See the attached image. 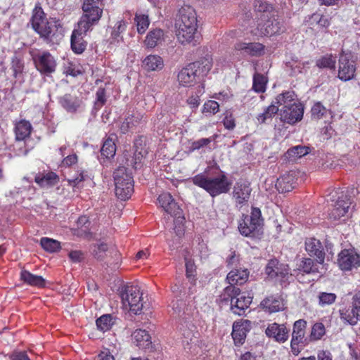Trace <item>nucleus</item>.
<instances>
[{
    "mask_svg": "<svg viewBox=\"0 0 360 360\" xmlns=\"http://www.w3.org/2000/svg\"><path fill=\"white\" fill-rule=\"evenodd\" d=\"M176 34L182 44L195 45L200 38L198 32L197 14L193 8L184 6L179 10L175 20Z\"/></svg>",
    "mask_w": 360,
    "mask_h": 360,
    "instance_id": "1",
    "label": "nucleus"
},
{
    "mask_svg": "<svg viewBox=\"0 0 360 360\" xmlns=\"http://www.w3.org/2000/svg\"><path fill=\"white\" fill-rule=\"evenodd\" d=\"M31 22L32 28L46 42L53 43L54 38L59 36L58 29L61 27L60 22L55 18L48 20L39 4L33 9Z\"/></svg>",
    "mask_w": 360,
    "mask_h": 360,
    "instance_id": "2",
    "label": "nucleus"
},
{
    "mask_svg": "<svg viewBox=\"0 0 360 360\" xmlns=\"http://www.w3.org/2000/svg\"><path fill=\"white\" fill-rule=\"evenodd\" d=\"M212 65V59L210 56L190 63L179 72L177 77L179 84L184 86H191L197 77L207 75Z\"/></svg>",
    "mask_w": 360,
    "mask_h": 360,
    "instance_id": "3",
    "label": "nucleus"
},
{
    "mask_svg": "<svg viewBox=\"0 0 360 360\" xmlns=\"http://www.w3.org/2000/svg\"><path fill=\"white\" fill-rule=\"evenodd\" d=\"M192 181L195 185L205 189L212 197L227 193L231 187V182L224 174L214 177L198 174L192 179Z\"/></svg>",
    "mask_w": 360,
    "mask_h": 360,
    "instance_id": "4",
    "label": "nucleus"
},
{
    "mask_svg": "<svg viewBox=\"0 0 360 360\" xmlns=\"http://www.w3.org/2000/svg\"><path fill=\"white\" fill-rule=\"evenodd\" d=\"M103 10L102 0H84L82 11L84 12L79 23V30L88 32L97 24L101 19Z\"/></svg>",
    "mask_w": 360,
    "mask_h": 360,
    "instance_id": "5",
    "label": "nucleus"
},
{
    "mask_svg": "<svg viewBox=\"0 0 360 360\" xmlns=\"http://www.w3.org/2000/svg\"><path fill=\"white\" fill-rule=\"evenodd\" d=\"M123 308L134 314H139L146 307L143 293L138 285H127L120 294Z\"/></svg>",
    "mask_w": 360,
    "mask_h": 360,
    "instance_id": "6",
    "label": "nucleus"
},
{
    "mask_svg": "<svg viewBox=\"0 0 360 360\" xmlns=\"http://www.w3.org/2000/svg\"><path fill=\"white\" fill-rule=\"evenodd\" d=\"M224 300H230L231 311L239 316L243 314L252 301V297L240 292L238 288L227 286L223 294Z\"/></svg>",
    "mask_w": 360,
    "mask_h": 360,
    "instance_id": "7",
    "label": "nucleus"
},
{
    "mask_svg": "<svg viewBox=\"0 0 360 360\" xmlns=\"http://www.w3.org/2000/svg\"><path fill=\"white\" fill-rule=\"evenodd\" d=\"M284 31L285 27L282 19L270 15L269 13H263L257 21L254 34L260 37L273 36Z\"/></svg>",
    "mask_w": 360,
    "mask_h": 360,
    "instance_id": "8",
    "label": "nucleus"
},
{
    "mask_svg": "<svg viewBox=\"0 0 360 360\" xmlns=\"http://www.w3.org/2000/svg\"><path fill=\"white\" fill-rule=\"evenodd\" d=\"M115 192L118 198L125 200L130 198L134 191V181L127 172V169L120 167L114 172Z\"/></svg>",
    "mask_w": 360,
    "mask_h": 360,
    "instance_id": "9",
    "label": "nucleus"
},
{
    "mask_svg": "<svg viewBox=\"0 0 360 360\" xmlns=\"http://www.w3.org/2000/svg\"><path fill=\"white\" fill-rule=\"evenodd\" d=\"M261 216V211L257 207L252 209L250 216L243 215V218L238 222L240 233L246 237H255L259 235L263 221Z\"/></svg>",
    "mask_w": 360,
    "mask_h": 360,
    "instance_id": "10",
    "label": "nucleus"
},
{
    "mask_svg": "<svg viewBox=\"0 0 360 360\" xmlns=\"http://www.w3.org/2000/svg\"><path fill=\"white\" fill-rule=\"evenodd\" d=\"M332 208L329 212V217L333 220H338L348 212L351 205L350 197L347 193L338 190L330 194Z\"/></svg>",
    "mask_w": 360,
    "mask_h": 360,
    "instance_id": "11",
    "label": "nucleus"
},
{
    "mask_svg": "<svg viewBox=\"0 0 360 360\" xmlns=\"http://www.w3.org/2000/svg\"><path fill=\"white\" fill-rule=\"evenodd\" d=\"M339 313L340 319L345 323L355 326L360 321V290L353 295L351 306L340 309Z\"/></svg>",
    "mask_w": 360,
    "mask_h": 360,
    "instance_id": "12",
    "label": "nucleus"
},
{
    "mask_svg": "<svg viewBox=\"0 0 360 360\" xmlns=\"http://www.w3.org/2000/svg\"><path fill=\"white\" fill-rule=\"evenodd\" d=\"M289 271L288 265L280 263L276 259H270L265 268V274L269 279H275L281 283L288 280Z\"/></svg>",
    "mask_w": 360,
    "mask_h": 360,
    "instance_id": "13",
    "label": "nucleus"
},
{
    "mask_svg": "<svg viewBox=\"0 0 360 360\" xmlns=\"http://www.w3.org/2000/svg\"><path fill=\"white\" fill-rule=\"evenodd\" d=\"M356 64L351 52L342 51L339 59L338 77L342 81L352 79L355 74Z\"/></svg>",
    "mask_w": 360,
    "mask_h": 360,
    "instance_id": "14",
    "label": "nucleus"
},
{
    "mask_svg": "<svg viewBox=\"0 0 360 360\" xmlns=\"http://www.w3.org/2000/svg\"><path fill=\"white\" fill-rule=\"evenodd\" d=\"M307 322L302 319L296 321L293 326L290 347L294 355L300 354L304 347V335Z\"/></svg>",
    "mask_w": 360,
    "mask_h": 360,
    "instance_id": "15",
    "label": "nucleus"
},
{
    "mask_svg": "<svg viewBox=\"0 0 360 360\" xmlns=\"http://www.w3.org/2000/svg\"><path fill=\"white\" fill-rule=\"evenodd\" d=\"M36 68L41 73L49 75L55 72L57 65L54 57L48 51L32 54Z\"/></svg>",
    "mask_w": 360,
    "mask_h": 360,
    "instance_id": "16",
    "label": "nucleus"
},
{
    "mask_svg": "<svg viewBox=\"0 0 360 360\" xmlns=\"http://www.w3.org/2000/svg\"><path fill=\"white\" fill-rule=\"evenodd\" d=\"M304 108L301 103L293 102L280 110L281 120L292 124L302 119Z\"/></svg>",
    "mask_w": 360,
    "mask_h": 360,
    "instance_id": "17",
    "label": "nucleus"
},
{
    "mask_svg": "<svg viewBox=\"0 0 360 360\" xmlns=\"http://www.w3.org/2000/svg\"><path fill=\"white\" fill-rule=\"evenodd\" d=\"M158 200L160 206L167 213L176 217V221L181 223L184 220L181 209L174 200L170 193H163L159 195Z\"/></svg>",
    "mask_w": 360,
    "mask_h": 360,
    "instance_id": "18",
    "label": "nucleus"
},
{
    "mask_svg": "<svg viewBox=\"0 0 360 360\" xmlns=\"http://www.w3.org/2000/svg\"><path fill=\"white\" fill-rule=\"evenodd\" d=\"M251 191L248 183L245 181L236 183L233 190V199L235 200L236 207L240 208L248 203Z\"/></svg>",
    "mask_w": 360,
    "mask_h": 360,
    "instance_id": "19",
    "label": "nucleus"
},
{
    "mask_svg": "<svg viewBox=\"0 0 360 360\" xmlns=\"http://www.w3.org/2000/svg\"><path fill=\"white\" fill-rule=\"evenodd\" d=\"M251 328V321L240 320L233 324L232 338L236 345H243L246 338L247 333Z\"/></svg>",
    "mask_w": 360,
    "mask_h": 360,
    "instance_id": "20",
    "label": "nucleus"
},
{
    "mask_svg": "<svg viewBox=\"0 0 360 360\" xmlns=\"http://www.w3.org/2000/svg\"><path fill=\"white\" fill-rule=\"evenodd\" d=\"M338 261L339 266L342 270H350L360 264L359 255L349 250L341 251Z\"/></svg>",
    "mask_w": 360,
    "mask_h": 360,
    "instance_id": "21",
    "label": "nucleus"
},
{
    "mask_svg": "<svg viewBox=\"0 0 360 360\" xmlns=\"http://www.w3.org/2000/svg\"><path fill=\"white\" fill-rule=\"evenodd\" d=\"M305 250L310 256L316 257L319 264L323 263L325 254L322 244L319 240L314 238L306 239Z\"/></svg>",
    "mask_w": 360,
    "mask_h": 360,
    "instance_id": "22",
    "label": "nucleus"
},
{
    "mask_svg": "<svg viewBox=\"0 0 360 360\" xmlns=\"http://www.w3.org/2000/svg\"><path fill=\"white\" fill-rule=\"evenodd\" d=\"M266 336L274 338L278 342H285L289 337V330L284 325H279L276 323H271L265 330Z\"/></svg>",
    "mask_w": 360,
    "mask_h": 360,
    "instance_id": "23",
    "label": "nucleus"
},
{
    "mask_svg": "<svg viewBox=\"0 0 360 360\" xmlns=\"http://www.w3.org/2000/svg\"><path fill=\"white\" fill-rule=\"evenodd\" d=\"M296 173L290 172L281 176L277 179L276 188L279 193H286L291 191L296 185Z\"/></svg>",
    "mask_w": 360,
    "mask_h": 360,
    "instance_id": "24",
    "label": "nucleus"
},
{
    "mask_svg": "<svg viewBox=\"0 0 360 360\" xmlns=\"http://www.w3.org/2000/svg\"><path fill=\"white\" fill-rule=\"evenodd\" d=\"M264 46L260 43L238 42L235 44V49L245 54L252 56H261L264 52Z\"/></svg>",
    "mask_w": 360,
    "mask_h": 360,
    "instance_id": "25",
    "label": "nucleus"
},
{
    "mask_svg": "<svg viewBox=\"0 0 360 360\" xmlns=\"http://www.w3.org/2000/svg\"><path fill=\"white\" fill-rule=\"evenodd\" d=\"M143 115L140 113L129 115L125 117L120 126V132L125 134L128 132H133L141 123Z\"/></svg>",
    "mask_w": 360,
    "mask_h": 360,
    "instance_id": "26",
    "label": "nucleus"
},
{
    "mask_svg": "<svg viewBox=\"0 0 360 360\" xmlns=\"http://www.w3.org/2000/svg\"><path fill=\"white\" fill-rule=\"evenodd\" d=\"M164 41V31L161 29L156 28L149 31L143 43L147 49H153L155 46L160 45Z\"/></svg>",
    "mask_w": 360,
    "mask_h": 360,
    "instance_id": "27",
    "label": "nucleus"
},
{
    "mask_svg": "<svg viewBox=\"0 0 360 360\" xmlns=\"http://www.w3.org/2000/svg\"><path fill=\"white\" fill-rule=\"evenodd\" d=\"M134 342L142 349H148L152 347L151 338L145 330H136L131 335Z\"/></svg>",
    "mask_w": 360,
    "mask_h": 360,
    "instance_id": "28",
    "label": "nucleus"
},
{
    "mask_svg": "<svg viewBox=\"0 0 360 360\" xmlns=\"http://www.w3.org/2000/svg\"><path fill=\"white\" fill-rule=\"evenodd\" d=\"M249 272L248 269H236L231 270L227 275L226 280L230 284L229 286L234 285H241L245 283L248 278Z\"/></svg>",
    "mask_w": 360,
    "mask_h": 360,
    "instance_id": "29",
    "label": "nucleus"
},
{
    "mask_svg": "<svg viewBox=\"0 0 360 360\" xmlns=\"http://www.w3.org/2000/svg\"><path fill=\"white\" fill-rule=\"evenodd\" d=\"M86 32L80 31L79 23H77V28L72 32L71 36V47L75 53H82L85 50L86 43L83 39L82 35Z\"/></svg>",
    "mask_w": 360,
    "mask_h": 360,
    "instance_id": "30",
    "label": "nucleus"
},
{
    "mask_svg": "<svg viewBox=\"0 0 360 360\" xmlns=\"http://www.w3.org/2000/svg\"><path fill=\"white\" fill-rule=\"evenodd\" d=\"M261 306L269 313L278 312L284 309L283 300L275 297L266 298L261 302Z\"/></svg>",
    "mask_w": 360,
    "mask_h": 360,
    "instance_id": "31",
    "label": "nucleus"
},
{
    "mask_svg": "<svg viewBox=\"0 0 360 360\" xmlns=\"http://www.w3.org/2000/svg\"><path fill=\"white\" fill-rule=\"evenodd\" d=\"M20 278L24 283L31 286L43 288L46 285V281L42 276L32 274L27 270L21 271Z\"/></svg>",
    "mask_w": 360,
    "mask_h": 360,
    "instance_id": "32",
    "label": "nucleus"
},
{
    "mask_svg": "<svg viewBox=\"0 0 360 360\" xmlns=\"http://www.w3.org/2000/svg\"><path fill=\"white\" fill-rule=\"evenodd\" d=\"M143 68L148 71H156L163 68L162 58L158 55H149L143 61Z\"/></svg>",
    "mask_w": 360,
    "mask_h": 360,
    "instance_id": "33",
    "label": "nucleus"
},
{
    "mask_svg": "<svg viewBox=\"0 0 360 360\" xmlns=\"http://www.w3.org/2000/svg\"><path fill=\"white\" fill-rule=\"evenodd\" d=\"M32 131V125L30 122L22 120L15 124V133L18 141H22L28 137Z\"/></svg>",
    "mask_w": 360,
    "mask_h": 360,
    "instance_id": "34",
    "label": "nucleus"
},
{
    "mask_svg": "<svg viewBox=\"0 0 360 360\" xmlns=\"http://www.w3.org/2000/svg\"><path fill=\"white\" fill-rule=\"evenodd\" d=\"M58 181V176L52 172L39 174L35 177V182L43 188L53 186L57 184Z\"/></svg>",
    "mask_w": 360,
    "mask_h": 360,
    "instance_id": "35",
    "label": "nucleus"
},
{
    "mask_svg": "<svg viewBox=\"0 0 360 360\" xmlns=\"http://www.w3.org/2000/svg\"><path fill=\"white\" fill-rule=\"evenodd\" d=\"M60 103L65 109L70 112L75 111L80 105V101L70 94L63 96Z\"/></svg>",
    "mask_w": 360,
    "mask_h": 360,
    "instance_id": "36",
    "label": "nucleus"
},
{
    "mask_svg": "<svg viewBox=\"0 0 360 360\" xmlns=\"http://www.w3.org/2000/svg\"><path fill=\"white\" fill-rule=\"evenodd\" d=\"M278 106L275 105V103H271L264 109L263 112L257 116L258 123L263 124L268 120H271L278 113Z\"/></svg>",
    "mask_w": 360,
    "mask_h": 360,
    "instance_id": "37",
    "label": "nucleus"
},
{
    "mask_svg": "<svg viewBox=\"0 0 360 360\" xmlns=\"http://www.w3.org/2000/svg\"><path fill=\"white\" fill-rule=\"evenodd\" d=\"M309 153V148L302 146H296L288 150L286 156L291 160H295Z\"/></svg>",
    "mask_w": 360,
    "mask_h": 360,
    "instance_id": "38",
    "label": "nucleus"
},
{
    "mask_svg": "<svg viewBox=\"0 0 360 360\" xmlns=\"http://www.w3.org/2000/svg\"><path fill=\"white\" fill-rule=\"evenodd\" d=\"M116 146L114 139L108 137L103 143L101 154L107 158H112L115 155Z\"/></svg>",
    "mask_w": 360,
    "mask_h": 360,
    "instance_id": "39",
    "label": "nucleus"
},
{
    "mask_svg": "<svg viewBox=\"0 0 360 360\" xmlns=\"http://www.w3.org/2000/svg\"><path fill=\"white\" fill-rule=\"evenodd\" d=\"M318 264L310 258H305L302 261L299 269L305 274H315L319 271Z\"/></svg>",
    "mask_w": 360,
    "mask_h": 360,
    "instance_id": "40",
    "label": "nucleus"
},
{
    "mask_svg": "<svg viewBox=\"0 0 360 360\" xmlns=\"http://www.w3.org/2000/svg\"><path fill=\"white\" fill-rule=\"evenodd\" d=\"M127 23L124 20H120L117 22L113 27V30L111 34V37L113 41L120 42L122 40V34L126 30Z\"/></svg>",
    "mask_w": 360,
    "mask_h": 360,
    "instance_id": "41",
    "label": "nucleus"
},
{
    "mask_svg": "<svg viewBox=\"0 0 360 360\" xmlns=\"http://www.w3.org/2000/svg\"><path fill=\"white\" fill-rule=\"evenodd\" d=\"M267 80L266 78L261 74H255L253 77L252 89L258 93H263L266 90Z\"/></svg>",
    "mask_w": 360,
    "mask_h": 360,
    "instance_id": "42",
    "label": "nucleus"
},
{
    "mask_svg": "<svg viewBox=\"0 0 360 360\" xmlns=\"http://www.w3.org/2000/svg\"><path fill=\"white\" fill-rule=\"evenodd\" d=\"M134 21L139 34L144 33L150 24L148 16L144 14H136Z\"/></svg>",
    "mask_w": 360,
    "mask_h": 360,
    "instance_id": "43",
    "label": "nucleus"
},
{
    "mask_svg": "<svg viewBox=\"0 0 360 360\" xmlns=\"http://www.w3.org/2000/svg\"><path fill=\"white\" fill-rule=\"evenodd\" d=\"M112 325V317L110 314L103 315L96 320L97 328L103 332L109 330Z\"/></svg>",
    "mask_w": 360,
    "mask_h": 360,
    "instance_id": "44",
    "label": "nucleus"
},
{
    "mask_svg": "<svg viewBox=\"0 0 360 360\" xmlns=\"http://www.w3.org/2000/svg\"><path fill=\"white\" fill-rule=\"evenodd\" d=\"M40 245L44 250L51 252H56L60 248L58 241L49 238H41Z\"/></svg>",
    "mask_w": 360,
    "mask_h": 360,
    "instance_id": "45",
    "label": "nucleus"
},
{
    "mask_svg": "<svg viewBox=\"0 0 360 360\" xmlns=\"http://www.w3.org/2000/svg\"><path fill=\"white\" fill-rule=\"evenodd\" d=\"M294 101V94L292 92L286 91L285 93L279 94L276 98L275 105L277 104L278 105H283V107H286V105H289L292 103Z\"/></svg>",
    "mask_w": 360,
    "mask_h": 360,
    "instance_id": "46",
    "label": "nucleus"
},
{
    "mask_svg": "<svg viewBox=\"0 0 360 360\" xmlns=\"http://www.w3.org/2000/svg\"><path fill=\"white\" fill-rule=\"evenodd\" d=\"M316 66L320 68H335V58L332 55H326L316 60Z\"/></svg>",
    "mask_w": 360,
    "mask_h": 360,
    "instance_id": "47",
    "label": "nucleus"
},
{
    "mask_svg": "<svg viewBox=\"0 0 360 360\" xmlns=\"http://www.w3.org/2000/svg\"><path fill=\"white\" fill-rule=\"evenodd\" d=\"M219 110V103L215 101L210 100L204 103L202 112L206 116H208L215 115Z\"/></svg>",
    "mask_w": 360,
    "mask_h": 360,
    "instance_id": "48",
    "label": "nucleus"
},
{
    "mask_svg": "<svg viewBox=\"0 0 360 360\" xmlns=\"http://www.w3.org/2000/svg\"><path fill=\"white\" fill-rule=\"evenodd\" d=\"M336 298L335 293L322 292L319 295V304L321 307L330 305L335 302Z\"/></svg>",
    "mask_w": 360,
    "mask_h": 360,
    "instance_id": "49",
    "label": "nucleus"
},
{
    "mask_svg": "<svg viewBox=\"0 0 360 360\" xmlns=\"http://www.w3.org/2000/svg\"><path fill=\"white\" fill-rule=\"evenodd\" d=\"M326 333L325 326L322 323H316L311 328L310 339L311 340H320Z\"/></svg>",
    "mask_w": 360,
    "mask_h": 360,
    "instance_id": "50",
    "label": "nucleus"
},
{
    "mask_svg": "<svg viewBox=\"0 0 360 360\" xmlns=\"http://www.w3.org/2000/svg\"><path fill=\"white\" fill-rule=\"evenodd\" d=\"M108 245L103 243L94 245L92 248V254L98 259H103L108 251Z\"/></svg>",
    "mask_w": 360,
    "mask_h": 360,
    "instance_id": "51",
    "label": "nucleus"
},
{
    "mask_svg": "<svg viewBox=\"0 0 360 360\" xmlns=\"http://www.w3.org/2000/svg\"><path fill=\"white\" fill-rule=\"evenodd\" d=\"M106 101L107 98L105 89L98 88L96 93L95 105L97 108H101L106 103Z\"/></svg>",
    "mask_w": 360,
    "mask_h": 360,
    "instance_id": "52",
    "label": "nucleus"
},
{
    "mask_svg": "<svg viewBox=\"0 0 360 360\" xmlns=\"http://www.w3.org/2000/svg\"><path fill=\"white\" fill-rule=\"evenodd\" d=\"M311 112V117L319 120L324 115L326 108L320 103H316L312 106Z\"/></svg>",
    "mask_w": 360,
    "mask_h": 360,
    "instance_id": "53",
    "label": "nucleus"
},
{
    "mask_svg": "<svg viewBox=\"0 0 360 360\" xmlns=\"http://www.w3.org/2000/svg\"><path fill=\"white\" fill-rule=\"evenodd\" d=\"M214 140L213 138H202L195 141L191 144V149L193 150H199L201 148L207 146Z\"/></svg>",
    "mask_w": 360,
    "mask_h": 360,
    "instance_id": "54",
    "label": "nucleus"
},
{
    "mask_svg": "<svg viewBox=\"0 0 360 360\" xmlns=\"http://www.w3.org/2000/svg\"><path fill=\"white\" fill-rule=\"evenodd\" d=\"M186 261V276L190 278L194 276V273L195 271V266L193 261L185 258Z\"/></svg>",
    "mask_w": 360,
    "mask_h": 360,
    "instance_id": "55",
    "label": "nucleus"
},
{
    "mask_svg": "<svg viewBox=\"0 0 360 360\" xmlns=\"http://www.w3.org/2000/svg\"><path fill=\"white\" fill-rule=\"evenodd\" d=\"M65 72L67 75H72L74 77L81 74V71L79 69L76 68L75 65L72 63H68L65 65Z\"/></svg>",
    "mask_w": 360,
    "mask_h": 360,
    "instance_id": "56",
    "label": "nucleus"
},
{
    "mask_svg": "<svg viewBox=\"0 0 360 360\" xmlns=\"http://www.w3.org/2000/svg\"><path fill=\"white\" fill-rule=\"evenodd\" d=\"M174 232L176 233V236L178 238H181L184 234V220L181 223L179 221H176V217H174Z\"/></svg>",
    "mask_w": 360,
    "mask_h": 360,
    "instance_id": "57",
    "label": "nucleus"
},
{
    "mask_svg": "<svg viewBox=\"0 0 360 360\" xmlns=\"http://www.w3.org/2000/svg\"><path fill=\"white\" fill-rule=\"evenodd\" d=\"M70 259L73 262H79L84 259L83 253L79 250H73L68 254Z\"/></svg>",
    "mask_w": 360,
    "mask_h": 360,
    "instance_id": "58",
    "label": "nucleus"
},
{
    "mask_svg": "<svg viewBox=\"0 0 360 360\" xmlns=\"http://www.w3.org/2000/svg\"><path fill=\"white\" fill-rule=\"evenodd\" d=\"M224 126L226 129L231 130L233 129L236 127L235 121L232 117H225L223 120Z\"/></svg>",
    "mask_w": 360,
    "mask_h": 360,
    "instance_id": "59",
    "label": "nucleus"
},
{
    "mask_svg": "<svg viewBox=\"0 0 360 360\" xmlns=\"http://www.w3.org/2000/svg\"><path fill=\"white\" fill-rule=\"evenodd\" d=\"M77 161V157L75 154L70 155L65 158L63 160V165L66 166H71L73 164L76 163Z\"/></svg>",
    "mask_w": 360,
    "mask_h": 360,
    "instance_id": "60",
    "label": "nucleus"
},
{
    "mask_svg": "<svg viewBox=\"0 0 360 360\" xmlns=\"http://www.w3.org/2000/svg\"><path fill=\"white\" fill-rule=\"evenodd\" d=\"M84 179V175L83 174V173H80L77 177L68 179V183L69 185L75 187Z\"/></svg>",
    "mask_w": 360,
    "mask_h": 360,
    "instance_id": "61",
    "label": "nucleus"
},
{
    "mask_svg": "<svg viewBox=\"0 0 360 360\" xmlns=\"http://www.w3.org/2000/svg\"><path fill=\"white\" fill-rule=\"evenodd\" d=\"M98 360H114V357L108 350H105L98 354Z\"/></svg>",
    "mask_w": 360,
    "mask_h": 360,
    "instance_id": "62",
    "label": "nucleus"
},
{
    "mask_svg": "<svg viewBox=\"0 0 360 360\" xmlns=\"http://www.w3.org/2000/svg\"><path fill=\"white\" fill-rule=\"evenodd\" d=\"M318 360H332L331 354L327 351H320L317 355Z\"/></svg>",
    "mask_w": 360,
    "mask_h": 360,
    "instance_id": "63",
    "label": "nucleus"
},
{
    "mask_svg": "<svg viewBox=\"0 0 360 360\" xmlns=\"http://www.w3.org/2000/svg\"><path fill=\"white\" fill-rule=\"evenodd\" d=\"M13 360H30L25 352H16L13 355Z\"/></svg>",
    "mask_w": 360,
    "mask_h": 360,
    "instance_id": "64",
    "label": "nucleus"
}]
</instances>
